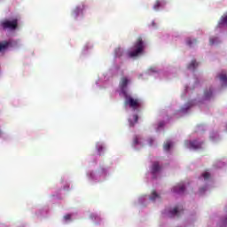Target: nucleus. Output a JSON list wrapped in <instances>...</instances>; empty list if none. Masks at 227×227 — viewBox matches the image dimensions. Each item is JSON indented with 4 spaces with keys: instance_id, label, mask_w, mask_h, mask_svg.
<instances>
[{
    "instance_id": "obj_4",
    "label": "nucleus",
    "mask_w": 227,
    "mask_h": 227,
    "mask_svg": "<svg viewBox=\"0 0 227 227\" xmlns=\"http://www.w3.org/2000/svg\"><path fill=\"white\" fill-rule=\"evenodd\" d=\"M164 214L167 217H180V215H182V214H184V208L182 207V206H176L173 209L170 210H165Z\"/></svg>"
},
{
    "instance_id": "obj_16",
    "label": "nucleus",
    "mask_w": 227,
    "mask_h": 227,
    "mask_svg": "<svg viewBox=\"0 0 227 227\" xmlns=\"http://www.w3.org/2000/svg\"><path fill=\"white\" fill-rule=\"evenodd\" d=\"M212 93H213V90L212 89H209L207 91H206L204 93V97L207 100H208V98H210V97H212Z\"/></svg>"
},
{
    "instance_id": "obj_27",
    "label": "nucleus",
    "mask_w": 227,
    "mask_h": 227,
    "mask_svg": "<svg viewBox=\"0 0 227 227\" xmlns=\"http://www.w3.org/2000/svg\"><path fill=\"white\" fill-rule=\"evenodd\" d=\"M1 136H3V131L0 130V137H1Z\"/></svg>"
},
{
    "instance_id": "obj_12",
    "label": "nucleus",
    "mask_w": 227,
    "mask_h": 227,
    "mask_svg": "<svg viewBox=\"0 0 227 227\" xmlns=\"http://www.w3.org/2000/svg\"><path fill=\"white\" fill-rule=\"evenodd\" d=\"M198 63L196 60H192V62L188 65V70H196L198 68Z\"/></svg>"
},
{
    "instance_id": "obj_21",
    "label": "nucleus",
    "mask_w": 227,
    "mask_h": 227,
    "mask_svg": "<svg viewBox=\"0 0 227 227\" xmlns=\"http://www.w3.org/2000/svg\"><path fill=\"white\" fill-rule=\"evenodd\" d=\"M221 223L223 225V226H227V215L223 218L221 219Z\"/></svg>"
},
{
    "instance_id": "obj_17",
    "label": "nucleus",
    "mask_w": 227,
    "mask_h": 227,
    "mask_svg": "<svg viewBox=\"0 0 227 227\" xmlns=\"http://www.w3.org/2000/svg\"><path fill=\"white\" fill-rule=\"evenodd\" d=\"M163 148L166 152H169V149L171 148V142L167 141L164 145Z\"/></svg>"
},
{
    "instance_id": "obj_13",
    "label": "nucleus",
    "mask_w": 227,
    "mask_h": 227,
    "mask_svg": "<svg viewBox=\"0 0 227 227\" xmlns=\"http://www.w3.org/2000/svg\"><path fill=\"white\" fill-rule=\"evenodd\" d=\"M186 43H187V45H189L190 47H192V45L198 43V41H197L196 39L188 38V39L186 40Z\"/></svg>"
},
{
    "instance_id": "obj_1",
    "label": "nucleus",
    "mask_w": 227,
    "mask_h": 227,
    "mask_svg": "<svg viewBox=\"0 0 227 227\" xmlns=\"http://www.w3.org/2000/svg\"><path fill=\"white\" fill-rule=\"evenodd\" d=\"M145 51V42H143V38L138 37L137 42L133 44L129 51H128L127 54L129 58H137L139 54H143Z\"/></svg>"
},
{
    "instance_id": "obj_11",
    "label": "nucleus",
    "mask_w": 227,
    "mask_h": 227,
    "mask_svg": "<svg viewBox=\"0 0 227 227\" xmlns=\"http://www.w3.org/2000/svg\"><path fill=\"white\" fill-rule=\"evenodd\" d=\"M223 26H227V15L222 16L218 22V27H223Z\"/></svg>"
},
{
    "instance_id": "obj_7",
    "label": "nucleus",
    "mask_w": 227,
    "mask_h": 227,
    "mask_svg": "<svg viewBox=\"0 0 227 227\" xmlns=\"http://www.w3.org/2000/svg\"><path fill=\"white\" fill-rule=\"evenodd\" d=\"M172 192H174L175 194H184V192H185V184H177L172 188Z\"/></svg>"
},
{
    "instance_id": "obj_10",
    "label": "nucleus",
    "mask_w": 227,
    "mask_h": 227,
    "mask_svg": "<svg viewBox=\"0 0 227 227\" xmlns=\"http://www.w3.org/2000/svg\"><path fill=\"white\" fill-rule=\"evenodd\" d=\"M203 142H198L197 140L190 142V147L193 150H199V148H201Z\"/></svg>"
},
{
    "instance_id": "obj_6",
    "label": "nucleus",
    "mask_w": 227,
    "mask_h": 227,
    "mask_svg": "<svg viewBox=\"0 0 227 227\" xmlns=\"http://www.w3.org/2000/svg\"><path fill=\"white\" fill-rule=\"evenodd\" d=\"M162 170V166L159 163V161H153L151 167V174L153 175V178H157V174L160 173Z\"/></svg>"
},
{
    "instance_id": "obj_20",
    "label": "nucleus",
    "mask_w": 227,
    "mask_h": 227,
    "mask_svg": "<svg viewBox=\"0 0 227 227\" xmlns=\"http://www.w3.org/2000/svg\"><path fill=\"white\" fill-rule=\"evenodd\" d=\"M202 176L204 180H208V178H210V173L205 172L204 174H202Z\"/></svg>"
},
{
    "instance_id": "obj_9",
    "label": "nucleus",
    "mask_w": 227,
    "mask_h": 227,
    "mask_svg": "<svg viewBox=\"0 0 227 227\" xmlns=\"http://www.w3.org/2000/svg\"><path fill=\"white\" fill-rule=\"evenodd\" d=\"M217 77L220 79L223 86H227V75H226V72L222 71Z\"/></svg>"
},
{
    "instance_id": "obj_25",
    "label": "nucleus",
    "mask_w": 227,
    "mask_h": 227,
    "mask_svg": "<svg viewBox=\"0 0 227 227\" xmlns=\"http://www.w3.org/2000/svg\"><path fill=\"white\" fill-rule=\"evenodd\" d=\"M134 145H139V138H137V137L134 139Z\"/></svg>"
},
{
    "instance_id": "obj_22",
    "label": "nucleus",
    "mask_w": 227,
    "mask_h": 227,
    "mask_svg": "<svg viewBox=\"0 0 227 227\" xmlns=\"http://www.w3.org/2000/svg\"><path fill=\"white\" fill-rule=\"evenodd\" d=\"M65 221H70L72 219V215L68 214L64 215Z\"/></svg>"
},
{
    "instance_id": "obj_3",
    "label": "nucleus",
    "mask_w": 227,
    "mask_h": 227,
    "mask_svg": "<svg viewBox=\"0 0 227 227\" xmlns=\"http://www.w3.org/2000/svg\"><path fill=\"white\" fill-rule=\"evenodd\" d=\"M124 98L125 104L133 109V111H136L141 107V100H139V98H134L129 94H125Z\"/></svg>"
},
{
    "instance_id": "obj_26",
    "label": "nucleus",
    "mask_w": 227,
    "mask_h": 227,
    "mask_svg": "<svg viewBox=\"0 0 227 227\" xmlns=\"http://www.w3.org/2000/svg\"><path fill=\"white\" fill-rule=\"evenodd\" d=\"M129 126L134 127V122H132V121H129Z\"/></svg>"
},
{
    "instance_id": "obj_5",
    "label": "nucleus",
    "mask_w": 227,
    "mask_h": 227,
    "mask_svg": "<svg viewBox=\"0 0 227 227\" xmlns=\"http://www.w3.org/2000/svg\"><path fill=\"white\" fill-rule=\"evenodd\" d=\"M129 82H130V80L128 79L126 76L121 78V81L119 82V88L123 96L129 94V92H127V86H129Z\"/></svg>"
},
{
    "instance_id": "obj_15",
    "label": "nucleus",
    "mask_w": 227,
    "mask_h": 227,
    "mask_svg": "<svg viewBox=\"0 0 227 227\" xmlns=\"http://www.w3.org/2000/svg\"><path fill=\"white\" fill-rule=\"evenodd\" d=\"M159 198H160V196L159 194H157V192L153 191V192H152V195H151V197H150V200H151V201H155V200H157V199H159Z\"/></svg>"
},
{
    "instance_id": "obj_14",
    "label": "nucleus",
    "mask_w": 227,
    "mask_h": 227,
    "mask_svg": "<svg viewBox=\"0 0 227 227\" xmlns=\"http://www.w3.org/2000/svg\"><path fill=\"white\" fill-rule=\"evenodd\" d=\"M115 56L116 58H121V56H123V50H121V48H116Z\"/></svg>"
},
{
    "instance_id": "obj_23",
    "label": "nucleus",
    "mask_w": 227,
    "mask_h": 227,
    "mask_svg": "<svg viewBox=\"0 0 227 227\" xmlns=\"http://www.w3.org/2000/svg\"><path fill=\"white\" fill-rule=\"evenodd\" d=\"M133 119L135 121V123H137L138 120H139V116H137V114L133 115Z\"/></svg>"
},
{
    "instance_id": "obj_8",
    "label": "nucleus",
    "mask_w": 227,
    "mask_h": 227,
    "mask_svg": "<svg viewBox=\"0 0 227 227\" xmlns=\"http://www.w3.org/2000/svg\"><path fill=\"white\" fill-rule=\"evenodd\" d=\"M9 47H12V41H2L0 42V52H4Z\"/></svg>"
},
{
    "instance_id": "obj_24",
    "label": "nucleus",
    "mask_w": 227,
    "mask_h": 227,
    "mask_svg": "<svg viewBox=\"0 0 227 227\" xmlns=\"http://www.w3.org/2000/svg\"><path fill=\"white\" fill-rule=\"evenodd\" d=\"M98 150L99 153H102V152H104V146L98 145Z\"/></svg>"
},
{
    "instance_id": "obj_2",
    "label": "nucleus",
    "mask_w": 227,
    "mask_h": 227,
    "mask_svg": "<svg viewBox=\"0 0 227 227\" xmlns=\"http://www.w3.org/2000/svg\"><path fill=\"white\" fill-rule=\"evenodd\" d=\"M0 27H2L4 31H6V29H8L9 31H15V29L19 27V20H3L2 21H0Z\"/></svg>"
},
{
    "instance_id": "obj_19",
    "label": "nucleus",
    "mask_w": 227,
    "mask_h": 227,
    "mask_svg": "<svg viewBox=\"0 0 227 227\" xmlns=\"http://www.w3.org/2000/svg\"><path fill=\"white\" fill-rule=\"evenodd\" d=\"M160 8V1L157 0L153 5V10H159Z\"/></svg>"
},
{
    "instance_id": "obj_18",
    "label": "nucleus",
    "mask_w": 227,
    "mask_h": 227,
    "mask_svg": "<svg viewBox=\"0 0 227 227\" xmlns=\"http://www.w3.org/2000/svg\"><path fill=\"white\" fill-rule=\"evenodd\" d=\"M219 42V37H211L209 39L210 45H214V43H217Z\"/></svg>"
}]
</instances>
